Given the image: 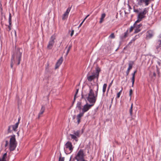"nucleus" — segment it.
<instances>
[{"mask_svg":"<svg viewBox=\"0 0 161 161\" xmlns=\"http://www.w3.org/2000/svg\"><path fill=\"white\" fill-rule=\"evenodd\" d=\"M98 85V84L90 86L88 96L86 97L87 100L91 104H86L82 108V112L80 113L77 116V122L79 124L81 118L85 113L88 111L95 103L97 96Z\"/></svg>","mask_w":161,"mask_h":161,"instance_id":"1","label":"nucleus"},{"mask_svg":"<svg viewBox=\"0 0 161 161\" xmlns=\"http://www.w3.org/2000/svg\"><path fill=\"white\" fill-rule=\"evenodd\" d=\"M17 145V142L16 141L15 136L14 135L11 136V152L15 149ZM17 153H14L11 152V157L12 156V159L13 160L14 159L15 156Z\"/></svg>","mask_w":161,"mask_h":161,"instance_id":"2","label":"nucleus"},{"mask_svg":"<svg viewBox=\"0 0 161 161\" xmlns=\"http://www.w3.org/2000/svg\"><path fill=\"white\" fill-rule=\"evenodd\" d=\"M22 51V49L21 48L17 49L15 50L14 53L13 54V59L16 58L18 60V65L20 63Z\"/></svg>","mask_w":161,"mask_h":161,"instance_id":"3","label":"nucleus"},{"mask_svg":"<svg viewBox=\"0 0 161 161\" xmlns=\"http://www.w3.org/2000/svg\"><path fill=\"white\" fill-rule=\"evenodd\" d=\"M84 156L83 150L80 149L75 155L74 158L77 161H87L84 159Z\"/></svg>","mask_w":161,"mask_h":161,"instance_id":"4","label":"nucleus"},{"mask_svg":"<svg viewBox=\"0 0 161 161\" xmlns=\"http://www.w3.org/2000/svg\"><path fill=\"white\" fill-rule=\"evenodd\" d=\"M147 10L145 8L144 10L140 12L137 16V20L136 21V23H137L142 20V19L145 17V16L147 13Z\"/></svg>","mask_w":161,"mask_h":161,"instance_id":"5","label":"nucleus"},{"mask_svg":"<svg viewBox=\"0 0 161 161\" xmlns=\"http://www.w3.org/2000/svg\"><path fill=\"white\" fill-rule=\"evenodd\" d=\"M56 39L55 36L54 35H52L50 38L48 44L47 46V48L48 49H52L54 43V40Z\"/></svg>","mask_w":161,"mask_h":161,"instance_id":"6","label":"nucleus"},{"mask_svg":"<svg viewBox=\"0 0 161 161\" xmlns=\"http://www.w3.org/2000/svg\"><path fill=\"white\" fill-rule=\"evenodd\" d=\"M71 9V7H69L67 9L66 12L63 14L62 16V19L63 20H64L67 19L68 17L69 14Z\"/></svg>","mask_w":161,"mask_h":161,"instance_id":"7","label":"nucleus"},{"mask_svg":"<svg viewBox=\"0 0 161 161\" xmlns=\"http://www.w3.org/2000/svg\"><path fill=\"white\" fill-rule=\"evenodd\" d=\"M65 147L69 149L70 151H71L73 149L72 145L71 142H67L65 144Z\"/></svg>","mask_w":161,"mask_h":161,"instance_id":"8","label":"nucleus"},{"mask_svg":"<svg viewBox=\"0 0 161 161\" xmlns=\"http://www.w3.org/2000/svg\"><path fill=\"white\" fill-rule=\"evenodd\" d=\"M63 61V58L62 57H61L57 61L56 63L55 66V69H57L58 68L60 65L61 64Z\"/></svg>","mask_w":161,"mask_h":161,"instance_id":"9","label":"nucleus"},{"mask_svg":"<svg viewBox=\"0 0 161 161\" xmlns=\"http://www.w3.org/2000/svg\"><path fill=\"white\" fill-rule=\"evenodd\" d=\"M150 0H139L138 2V4L139 5H142V3H145L146 6H147L149 4V2Z\"/></svg>","mask_w":161,"mask_h":161,"instance_id":"10","label":"nucleus"},{"mask_svg":"<svg viewBox=\"0 0 161 161\" xmlns=\"http://www.w3.org/2000/svg\"><path fill=\"white\" fill-rule=\"evenodd\" d=\"M134 64V62L133 61H130L129 64V67L126 71V74L127 75H128L130 72V70L131 69L133 65Z\"/></svg>","mask_w":161,"mask_h":161,"instance_id":"11","label":"nucleus"},{"mask_svg":"<svg viewBox=\"0 0 161 161\" xmlns=\"http://www.w3.org/2000/svg\"><path fill=\"white\" fill-rule=\"evenodd\" d=\"M45 110V108L43 106H42V108L41 109L40 112L38 114V119H39L41 117V115L44 112Z\"/></svg>","mask_w":161,"mask_h":161,"instance_id":"12","label":"nucleus"},{"mask_svg":"<svg viewBox=\"0 0 161 161\" xmlns=\"http://www.w3.org/2000/svg\"><path fill=\"white\" fill-rule=\"evenodd\" d=\"M153 31L151 30H149L147 32V38H150L153 36Z\"/></svg>","mask_w":161,"mask_h":161,"instance_id":"13","label":"nucleus"},{"mask_svg":"<svg viewBox=\"0 0 161 161\" xmlns=\"http://www.w3.org/2000/svg\"><path fill=\"white\" fill-rule=\"evenodd\" d=\"M95 78H97V77L93 74L92 75L88 76L87 79L88 81H91L93 80Z\"/></svg>","mask_w":161,"mask_h":161,"instance_id":"14","label":"nucleus"},{"mask_svg":"<svg viewBox=\"0 0 161 161\" xmlns=\"http://www.w3.org/2000/svg\"><path fill=\"white\" fill-rule=\"evenodd\" d=\"M101 71V69L98 67H97L96 68V71L94 75L97 77V78H98L99 76V73Z\"/></svg>","mask_w":161,"mask_h":161,"instance_id":"15","label":"nucleus"},{"mask_svg":"<svg viewBox=\"0 0 161 161\" xmlns=\"http://www.w3.org/2000/svg\"><path fill=\"white\" fill-rule=\"evenodd\" d=\"M136 70L135 71L134 73L132 74V77L131 79L132 82V86L133 87L134 85V84L135 81V74L136 73Z\"/></svg>","mask_w":161,"mask_h":161,"instance_id":"16","label":"nucleus"},{"mask_svg":"<svg viewBox=\"0 0 161 161\" xmlns=\"http://www.w3.org/2000/svg\"><path fill=\"white\" fill-rule=\"evenodd\" d=\"M7 153H5L3 154L2 157L1 158H0V161H7Z\"/></svg>","mask_w":161,"mask_h":161,"instance_id":"17","label":"nucleus"},{"mask_svg":"<svg viewBox=\"0 0 161 161\" xmlns=\"http://www.w3.org/2000/svg\"><path fill=\"white\" fill-rule=\"evenodd\" d=\"M19 124L18 123H16L14 125H12L13 130L15 131H17V129L18 126Z\"/></svg>","mask_w":161,"mask_h":161,"instance_id":"18","label":"nucleus"},{"mask_svg":"<svg viewBox=\"0 0 161 161\" xmlns=\"http://www.w3.org/2000/svg\"><path fill=\"white\" fill-rule=\"evenodd\" d=\"M106 16V14L105 13L103 14L101 16V17L99 21V23L100 24L102 23L103 21V19Z\"/></svg>","mask_w":161,"mask_h":161,"instance_id":"19","label":"nucleus"},{"mask_svg":"<svg viewBox=\"0 0 161 161\" xmlns=\"http://www.w3.org/2000/svg\"><path fill=\"white\" fill-rule=\"evenodd\" d=\"M69 135L71 136V139L75 140L76 142H77L78 141L77 137H76L75 136V135L74 134H70Z\"/></svg>","mask_w":161,"mask_h":161,"instance_id":"20","label":"nucleus"},{"mask_svg":"<svg viewBox=\"0 0 161 161\" xmlns=\"http://www.w3.org/2000/svg\"><path fill=\"white\" fill-rule=\"evenodd\" d=\"M80 131L77 130V131H74L73 132L75 136L77 138L80 137Z\"/></svg>","mask_w":161,"mask_h":161,"instance_id":"21","label":"nucleus"},{"mask_svg":"<svg viewBox=\"0 0 161 161\" xmlns=\"http://www.w3.org/2000/svg\"><path fill=\"white\" fill-rule=\"evenodd\" d=\"M81 103L80 102H78L77 103V108L79 110H80L82 109L81 108Z\"/></svg>","mask_w":161,"mask_h":161,"instance_id":"22","label":"nucleus"},{"mask_svg":"<svg viewBox=\"0 0 161 161\" xmlns=\"http://www.w3.org/2000/svg\"><path fill=\"white\" fill-rule=\"evenodd\" d=\"M128 35V31H127L125 32V33L124 35L123 36H121L120 37V38L122 39H125L127 37Z\"/></svg>","mask_w":161,"mask_h":161,"instance_id":"23","label":"nucleus"},{"mask_svg":"<svg viewBox=\"0 0 161 161\" xmlns=\"http://www.w3.org/2000/svg\"><path fill=\"white\" fill-rule=\"evenodd\" d=\"M107 86V85L106 84H104L103 86V93L104 94L106 90V88Z\"/></svg>","mask_w":161,"mask_h":161,"instance_id":"24","label":"nucleus"},{"mask_svg":"<svg viewBox=\"0 0 161 161\" xmlns=\"http://www.w3.org/2000/svg\"><path fill=\"white\" fill-rule=\"evenodd\" d=\"M134 26L135 27H137L139 29L140 27L142 26V25L141 24H139L137 25V23H136V22H135V23L134 24Z\"/></svg>","mask_w":161,"mask_h":161,"instance_id":"25","label":"nucleus"},{"mask_svg":"<svg viewBox=\"0 0 161 161\" xmlns=\"http://www.w3.org/2000/svg\"><path fill=\"white\" fill-rule=\"evenodd\" d=\"M71 47H72V45H69V47H68V49H67V52L66 53V56H67V55L68 54Z\"/></svg>","mask_w":161,"mask_h":161,"instance_id":"26","label":"nucleus"},{"mask_svg":"<svg viewBox=\"0 0 161 161\" xmlns=\"http://www.w3.org/2000/svg\"><path fill=\"white\" fill-rule=\"evenodd\" d=\"M89 15H87L85 18V19H84V20H83V21H82V22L80 24V25H79V26H78V28H80V27H81V25H82L83 23V22L85 21V20L87 18V17L89 16Z\"/></svg>","mask_w":161,"mask_h":161,"instance_id":"27","label":"nucleus"},{"mask_svg":"<svg viewBox=\"0 0 161 161\" xmlns=\"http://www.w3.org/2000/svg\"><path fill=\"white\" fill-rule=\"evenodd\" d=\"M133 104L132 103L131 104V107L130 109V115H132V108H133Z\"/></svg>","mask_w":161,"mask_h":161,"instance_id":"28","label":"nucleus"},{"mask_svg":"<svg viewBox=\"0 0 161 161\" xmlns=\"http://www.w3.org/2000/svg\"><path fill=\"white\" fill-rule=\"evenodd\" d=\"M158 42H159V44L156 47L157 49H158L159 48H161V40H159Z\"/></svg>","mask_w":161,"mask_h":161,"instance_id":"29","label":"nucleus"},{"mask_svg":"<svg viewBox=\"0 0 161 161\" xmlns=\"http://www.w3.org/2000/svg\"><path fill=\"white\" fill-rule=\"evenodd\" d=\"M134 28H136L135 29V32H134L135 33H138V32H139L140 31V29L139 28H138L135 27Z\"/></svg>","mask_w":161,"mask_h":161,"instance_id":"30","label":"nucleus"},{"mask_svg":"<svg viewBox=\"0 0 161 161\" xmlns=\"http://www.w3.org/2000/svg\"><path fill=\"white\" fill-rule=\"evenodd\" d=\"M41 154V151L40 150L37 151L36 153L35 154L36 156H39Z\"/></svg>","mask_w":161,"mask_h":161,"instance_id":"31","label":"nucleus"},{"mask_svg":"<svg viewBox=\"0 0 161 161\" xmlns=\"http://www.w3.org/2000/svg\"><path fill=\"white\" fill-rule=\"evenodd\" d=\"M122 89L120 90L119 92H118L117 94V97L118 98H119L120 97L121 93L122 91Z\"/></svg>","mask_w":161,"mask_h":161,"instance_id":"32","label":"nucleus"},{"mask_svg":"<svg viewBox=\"0 0 161 161\" xmlns=\"http://www.w3.org/2000/svg\"><path fill=\"white\" fill-rule=\"evenodd\" d=\"M60 156L59 158L58 161H64V157L61 158V154H60Z\"/></svg>","mask_w":161,"mask_h":161,"instance_id":"33","label":"nucleus"},{"mask_svg":"<svg viewBox=\"0 0 161 161\" xmlns=\"http://www.w3.org/2000/svg\"><path fill=\"white\" fill-rule=\"evenodd\" d=\"M109 37L111 38H114L115 36L114 33H112L109 36Z\"/></svg>","mask_w":161,"mask_h":161,"instance_id":"34","label":"nucleus"},{"mask_svg":"<svg viewBox=\"0 0 161 161\" xmlns=\"http://www.w3.org/2000/svg\"><path fill=\"white\" fill-rule=\"evenodd\" d=\"M8 22L9 23V25L8 26V29H9V30H10V13L9 14V17L8 18Z\"/></svg>","mask_w":161,"mask_h":161,"instance_id":"35","label":"nucleus"},{"mask_svg":"<svg viewBox=\"0 0 161 161\" xmlns=\"http://www.w3.org/2000/svg\"><path fill=\"white\" fill-rule=\"evenodd\" d=\"M138 36H139V35L138 36L136 35L134 38H133V39L131 40V41L134 42L136 40V39L138 38Z\"/></svg>","mask_w":161,"mask_h":161,"instance_id":"36","label":"nucleus"},{"mask_svg":"<svg viewBox=\"0 0 161 161\" xmlns=\"http://www.w3.org/2000/svg\"><path fill=\"white\" fill-rule=\"evenodd\" d=\"M135 27L133 25V26H131L130 28V32H131L132 30H133L134 28Z\"/></svg>","mask_w":161,"mask_h":161,"instance_id":"37","label":"nucleus"},{"mask_svg":"<svg viewBox=\"0 0 161 161\" xmlns=\"http://www.w3.org/2000/svg\"><path fill=\"white\" fill-rule=\"evenodd\" d=\"M132 93V89H131L130 90V92H129V96L130 97H131Z\"/></svg>","mask_w":161,"mask_h":161,"instance_id":"38","label":"nucleus"},{"mask_svg":"<svg viewBox=\"0 0 161 161\" xmlns=\"http://www.w3.org/2000/svg\"><path fill=\"white\" fill-rule=\"evenodd\" d=\"M113 80H112L111 82L110 83L109 85V86H108V91L109 90V88H110V87L111 86L112 83H113Z\"/></svg>","mask_w":161,"mask_h":161,"instance_id":"39","label":"nucleus"},{"mask_svg":"<svg viewBox=\"0 0 161 161\" xmlns=\"http://www.w3.org/2000/svg\"><path fill=\"white\" fill-rule=\"evenodd\" d=\"M74 30H72L71 31V33L70 34V36H72L73 35L74 33Z\"/></svg>","mask_w":161,"mask_h":161,"instance_id":"40","label":"nucleus"},{"mask_svg":"<svg viewBox=\"0 0 161 161\" xmlns=\"http://www.w3.org/2000/svg\"><path fill=\"white\" fill-rule=\"evenodd\" d=\"M76 97V94H75V95L74 96V101H73V103H74V102H75V101Z\"/></svg>","mask_w":161,"mask_h":161,"instance_id":"41","label":"nucleus"},{"mask_svg":"<svg viewBox=\"0 0 161 161\" xmlns=\"http://www.w3.org/2000/svg\"><path fill=\"white\" fill-rule=\"evenodd\" d=\"M8 143V141H6V144L5 145V147H6L7 146Z\"/></svg>","mask_w":161,"mask_h":161,"instance_id":"42","label":"nucleus"},{"mask_svg":"<svg viewBox=\"0 0 161 161\" xmlns=\"http://www.w3.org/2000/svg\"><path fill=\"white\" fill-rule=\"evenodd\" d=\"M134 11L135 12L138 13L139 11L137 9H134Z\"/></svg>","mask_w":161,"mask_h":161,"instance_id":"43","label":"nucleus"},{"mask_svg":"<svg viewBox=\"0 0 161 161\" xmlns=\"http://www.w3.org/2000/svg\"><path fill=\"white\" fill-rule=\"evenodd\" d=\"M20 117L19 118H18V121L17 122V123H18L19 124V121H20Z\"/></svg>","mask_w":161,"mask_h":161,"instance_id":"44","label":"nucleus"},{"mask_svg":"<svg viewBox=\"0 0 161 161\" xmlns=\"http://www.w3.org/2000/svg\"><path fill=\"white\" fill-rule=\"evenodd\" d=\"M78 90H79L78 89H77L76 90V93L75 94H76V96L77 95V93H78Z\"/></svg>","mask_w":161,"mask_h":161,"instance_id":"45","label":"nucleus"},{"mask_svg":"<svg viewBox=\"0 0 161 161\" xmlns=\"http://www.w3.org/2000/svg\"><path fill=\"white\" fill-rule=\"evenodd\" d=\"M153 75L154 77H155V76H156V73H155V72H153Z\"/></svg>","mask_w":161,"mask_h":161,"instance_id":"46","label":"nucleus"},{"mask_svg":"<svg viewBox=\"0 0 161 161\" xmlns=\"http://www.w3.org/2000/svg\"><path fill=\"white\" fill-rule=\"evenodd\" d=\"M133 42L131 40L130 42L128 44H130L131 43Z\"/></svg>","mask_w":161,"mask_h":161,"instance_id":"47","label":"nucleus"},{"mask_svg":"<svg viewBox=\"0 0 161 161\" xmlns=\"http://www.w3.org/2000/svg\"><path fill=\"white\" fill-rule=\"evenodd\" d=\"M159 37L160 38H161V31L159 35Z\"/></svg>","mask_w":161,"mask_h":161,"instance_id":"48","label":"nucleus"},{"mask_svg":"<svg viewBox=\"0 0 161 161\" xmlns=\"http://www.w3.org/2000/svg\"><path fill=\"white\" fill-rule=\"evenodd\" d=\"M158 64L159 65H160V62H158Z\"/></svg>","mask_w":161,"mask_h":161,"instance_id":"49","label":"nucleus"},{"mask_svg":"<svg viewBox=\"0 0 161 161\" xmlns=\"http://www.w3.org/2000/svg\"><path fill=\"white\" fill-rule=\"evenodd\" d=\"M14 33H15V36H16V31H14Z\"/></svg>","mask_w":161,"mask_h":161,"instance_id":"50","label":"nucleus"},{"mask_svg":"<svg viewBox=\"0 0 161 161\" xmlns=\"http://www.w3.org/2000/svg\"><path fill=\"white\" fill-rule=\"evenodd\" d=\"M10 129V126H8V130H9Z\"/></svg>","mask_w":161,"mask_h":161,"instance_id":"51","label":"nucleus"},{"mask_svg":"<svg viewBox=\"0 0 161 161\" xmlns=\"http://www.w3.org/2000/svg\"><path fill=\"white\" fill-rule=\"evenodd\" d=\"M12 66H13L11 64V67H12Z\"/></svg>","mask_w":161,"mask_h":161,"instance_id":"52","label":"nucleus"},{"mask_svg":"<svg viewBox=\"0 0 161 161\" xmlns=\"http://www.w3.org/2000/svg\"><path fill=\"white\" fill-rule=\"evenodd\" d=\"M75 118V116H74L73 117V119H74Z\"/></svg>","mask_w":161,"mask_h":161,"instance_id":"53","label":"nucleus"},{"mask_svg":"<svg viewBox=\"0 0 161 161\" xmlns=\"http://www.w3.org/2000/svg\"><path fill=\"white\" fill-rule=\"evenodd\" d=\"M19 132H18L17 133V134H18V135H19Z\"/></svg>","mask_w":161,"mask_h":161,"instance_id":"54","label":"nucleus"},{"mask_svg":"<svg viewBox=\"0 0 161 161\" xmlns=\"http://www.w3.org/2000/svg\"><path fill=\"white\" fill-rule=\"evenodd\" d=\"M15 42H16V39H15Z\"/></svg>","mask_w":161,"mask_h":161,"instance_id":"55","label":"nucleus"}]
</instances>
